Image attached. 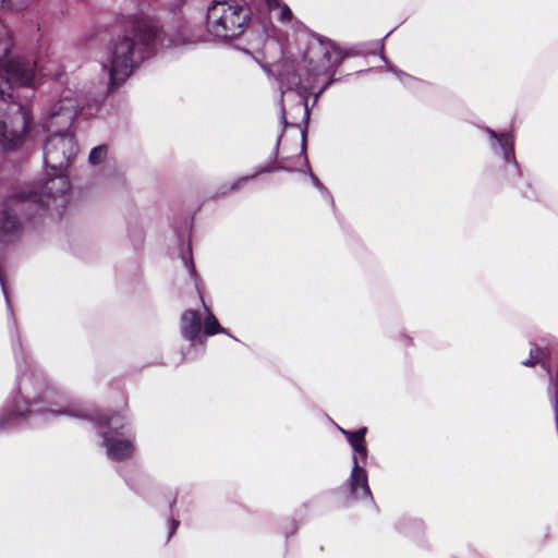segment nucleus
Instances as JSON below:
<instances>
[{"label":"nucleus","instance_id":"9","mask_svg":"<svg viewBox=\"0 0 558 558\" xmlns=\"http://www.w3.org/2000/svg\"><path fill=\"white\" fill-rule=\"evenodd\" d=\"M555 353L554 344L549 343L548 345L542 348L535 343H531L530 356L529 359L521 362V364L525 367H534L537 364H541L542 367L550 375L551 366H550V357Z\"/></svg>","mask_w":558,"mask_h":558},{"label":"nucleus","instance_id":"3","mask_svg":"<svg viewBox=\"0 0 558 558\" xmlns=\"http://www.w3.org/2000/svg\"><path fill=\"white\" fill-rule=\"evenodd\" d=\"M345 54L331 40L327 38H315L304 53L303 62L306 68V75H302L293 64L284 63L279 73L281 93L295 90L302 97L315 88V83L320 75H333L336 69L341 64Z\"/></svg>","mask_w":558,"mask_h":558},{"label":"nucleus","instance_id":"18","mask_svg":"<svg viewBox=\"0 0 558 558\" xmlns=\"http://www.w3.org/2000/svg\"><path fill=\"white\" fill-rule=\"evenodd\" d=\"M387 68H388V70H389L390 72H392L393 74H396V75L399 77V80H401V81H403V78H412L410 75H408L407 73H404V72H402V71L398 70L396 66H393V65H391V64H388V65H387Z\"/></svg>","mask_w":558,"mask_h":558},{"label":"nucleus","instance_id":"16","mask_svg":"<svg viewBox=\"0 0 558 558\" xmlns=\"http://www.w3.org/2000/svg\"><path fill=\"white\" fill-rule=\"evenodd\" d=\"M278 9L280 10L279 20L281 22H290L292 20V11L287 4L282 3Z\"/></svg>","mask_w":558,"mask_h":558},{"label":"nucleus","instance_id":"13","mask_svg":"<svg viewBox=\"0 0 558 558\" xmlns=\"http://www.w3.org/2000/svg\"><path fill=\"white\" fill-rule=\"evenodd\" d=\"M108 154V146L107 145H99L97 147H94L88 156V160L93 166H98L102 161H105Z\"/></svg>","mask_w":558,"mask_h":558},{"label":"nucleus","instance_id":"5","mask_svg":"<svg viewBox=\"0 0 558 558\" xmlns=\"http://www.w3.org/2000/svg\"><path fill=\"white\" fill-rule=\"evenodd\" d=\"M251 10L244 0L213 1L207 9L206 27L217 39L242 34L250 22Z\"/></svg>","mask_w":558,"mask_h":558},{"label":"nucleus","instance_id":"1","mask_svg":"<svg viewBox=\"0 0 558 558\" xmlns=\"http://www.w3.org/2000/svg\"><path fill=\"white\" fill-rule=\"evenodd\" d=\"M16 361V396L8 413L0 416V429L16 420H31L35 415L68 414L94 422L101 446L112 461L131 459L136 451V437L124 412L93 411L73 412L60 407L62 396L48 383L45 373L32 360L20 339L12 341Z\"/></svg>","mask_w":558,"mask_h":558},{"label":"nucleus","instance_id":"22","mask_svg":"<svg viewBox=\"0 0 558 558\" xmlns=\"http://www.w3.org/2000/svg\"><path fill=\"white\" fill-rule=\"evenodd\" d=\"M333 82L332 78H329L318 90L316 94V97H318L331 83Z\"/></svg>","mask_w":558,"mask_h":558},{"label":"nucleus","instance_id":"14","mask_svg":"<svg viewBox=\"0 0 558 558\" xmlns=\"http://www.w3.org/2000/svg\"><path fill=\"white\" fill-rule=\"evenodd\" d=\"M307 170L310 172V178H311L314 186L323 194L324 197H326L328 201H330L332 203L333 201H332V197H331L330 193L328 192V190L322 184L319 179L311 171L308 166H307Z\"/></svg>","mask_w":558,"mask_h":558},{"label":"nucleus","instance_id":"24","mask_svg":"<svg viewBox=\"0 0 558 558\" xmlns=\"http://www.w3.org/2000/svg\"><path fill=\"white\" fill-rule=\"evenodd\" d=\"M175 501H177V496L174 495L170 501V508L172 509L173 506L175 505Z\"/></svg>","mask_w":558,"mask_h":558},{"label":"nucleus","instance_id":"21","mask_svg":"<svg viewBox=\"0 0 558 558\" xmlns=\"http://www.w3.org/2000/svg\"><path fill=\"white\" fill-rule=\"evenodd\" d=\"M299 107H300V108H301V107H304V118H305L306 120H308V118H310V111H308V108H307L306 99H303V100L300 102Z\"/></svg>","mask_w":558,"mask_h":558},{"label":"nucleus","instance_id":"15","mask_svg":"<svg viewBox=\"0 0 558 558\" xmlns=\"http://www.w3.org/2000/svg\"><path fill=\"white\" fill-rule=\"evenodd\" d=\"M32 1L33 0H0V8L8 7L9 9H21Z\"/></svg>","mask_w":558,"mask_h":558},{"label":"nucleus","instance_id":"20","mask_svg":"<svg viewBox=\"0 0 558 558\" xmlns=\"http://www.w3.org/2000/svg\"><path fill=\"white\" fill-rule=\"evenodd\" d=\"M267 7L270 11L281 7V0H266Z\"/></svg>","mask_w":558,"mask_h":558},{"label":"nucleus","instance_id":"11","mask_svg":"<svg viewBox=\"0 0 558 558\" xmlns=\"http://www.w3.org/2000/svg\"><path fill=\"white\" fill-rule=\"evenodd\" d=\"M272 170H275L274 168H270V167H266V166H258L255 170V173L254 174H251V175H244V177H241L239 178L238 180H235L232 184L230 185H222L219 191L216 193L217 196H223V195H227L229 192H233V191H236L239 190L241 186H243L246 182L253 180L256 175L258 174H262V173H267V172H271Z\"/></svg>","mask_w":558,"mask_h":558},{"label":"nucleus","instance_id":"27","mask_svg":"<svg viewBox=\"0 0 558 558\" xmlns=\"http://www.w3.org/2000/svg\"><path fill=\"white\" fill-rule=\"evenodd\" d=\"M280 138H281V135H280V136L278 137V140H277V145H279V143H280Z\"/></svg>","mask_w":558,"mask_h":558},{"label":"nucleus","instance_id":"7","mask_svg":"<svg viewBox=\"0 0 558 558\" xmlns=\"http://www.w3.org/2000/svg\"><path fill=\"white\" fill-rule=\"evenodd\" d=\"M180 332L183 339L190 342V347L181 350L183 360H195L205 351V337L203 336L202 316L193 310L182 313L180 319Z\"/></svg>","mask_w":558,"mask_h":558},{"label":"nucleus","instance_id":"10","mask_svg":"<svg viewBox=\"0 0 558 558\" xmlns=\"http://www.w3.org/2000/svg\"><path fill=\"white\" fill-rule=\"evenodd\" d=\"M118 472L133 492L141 496L147 495L150 478L145 473L135 468H120Z\"/></svg>","mask_w":558,"mask_h":558},{"label":"nucleus","instance_id":"23","mask_svg":"<svg viewBox=\"0 0 558 558\" xmlns=\"http://www.w3.org/2000/svg\"><path fill=\"white\" fill-rule=\"evenodd\" d=\"M281 123L283 124L284 128L288 125L284 107L282 105H281Z\"/></svg>","mask_w":558,"mask_h":558},{"label":"nucleus","instance_id":"8","mask_svg":"<svg viewBox=\"0 0 558 558\" xmlns=\"http://www.w3.org/2000/svg\"><path fill=\"white\" fill-rule=\"evenodd\" d=\"M493 150L500 149L505 160V171L511 181L521 177L519 163L514 157V136L510 132L497 133L490 128L485 129Z\"/></svg>","mask_w":558,"mask_h":558},{"label":"nucleus","instance_id":"6","mask_svg":"<svg viewBox=\"0 0 558 558\" xmlns=\"http://www.w3.org/2000/svg\"><path fill=\"white\" fill-rule=\"evenodd\" d=\"M353 449L352 470L344 485L350 496L355 500L373 501L372 492L368 485V475L363 464L366 463L368 450L365 444L366 427L350 432L339 428Z\"/></svg>","mask_w":558,"mask_h":558},{"label":"nucleus","instance_id":"2","mask_svg":"<svg viewBox=\"0 0 558 558\" xmlns=\"http://www.w3.org/2000/svg\"><path fill=\"white\" fill-rule=\"evenodd\" d=\"M72 92L66 90L61 99L52 105L44 120L45 131H53L54 134L47 138L44 144V165L51 171H65L71 161L77 154V144L74 136L70 133L61 132L68 129L76 116L82 114L86 118L98 110L99 101L81 105L78 97H72Z\"/></svg>","mask_w":558,"mask_h":558},{"label":"nucleus","instance_id":"26","mask_svg":"<svg viewBox=\"0 0 558 558\" xmlns=\"http://www.w3.org/2000/svg\"><path fill=\"white\" fill-rule=\"evenodd\" d=\"M277 169H280V170H288L287 168L284 167H278Z\"/></svg>","mask_w":558,"mask_h":558},{"label":"nucleus","instance_id":"19","mask_svg":"<svg viewBox=\"0 0 558 558\" xmlns=\"http://www.w3.org/2000/svg\"><path fill=\"white\" fill-rule=\"evenodd\" d=\"M179 524H180L179 520H177L174 518L171 519L168 539L175 533Z\"/></svg>","mask_w":558,"mask_h":558},{"label":"nucleus","instance_id":"25","mask_svg":"<svg viewBox=\"0 0 558 558\" xmlns=\"http://www.w3.org/2000/svg\"><path fill=\"white\" fill-rule=\"evenodd\" d=\"M305 147V134L303 133V144H302V150H304Z\"/></svg>","mask_w":558,"mask_h":558},{"label":"nucleus","instance_id":"12","mask_svg":"<svg viewBox=\"0 0 558 558\" xmlns=\"http://www.w3.org/2000/svg\"><path fill=\"white\" fill-rule=\"evenodd\" d=\"M202 303H203V306L206 311V317L204 318V328H203V336L205 337V339L208 337V336H214L216 333H226V335H229L227 332V330L220 326L218 319L215 317V315L208 310V307L206 306L205 302L202 300Z\"/></svg>","mask_w":558,"mask_h":558},{"label":"nucleus","instance_id":"4","mask_svg":"<svg viewBox=\"0 0 558 558\" xmlns=\"http://www.w3.org/2000/svg\"><path fill=\"white\" fill-rule=\"evenodd\" d=\"M13 38L0 21V101L12 99L13 84L24 87L34 85L37 63L12 54Z\"/></svg>","mask_w":558,"mask_h":558},{"label":"nucleus","instance_id":"17","mask_svg":"<svg viewBox=\"0 0 558 558\" xmlns=\"http://www.w3.org/2000/svg\"><path fill=\"white\" fill-rule=\"evenodd\" d=\"M182 259H183V263L185 264L186 268L189 269L190 275L192 277H194L195 276V267H194L193 259H192L191 247H189L187 256L183 255Z\"/></svg>","mask_w":558,"mask_h":558}]
</instances>
